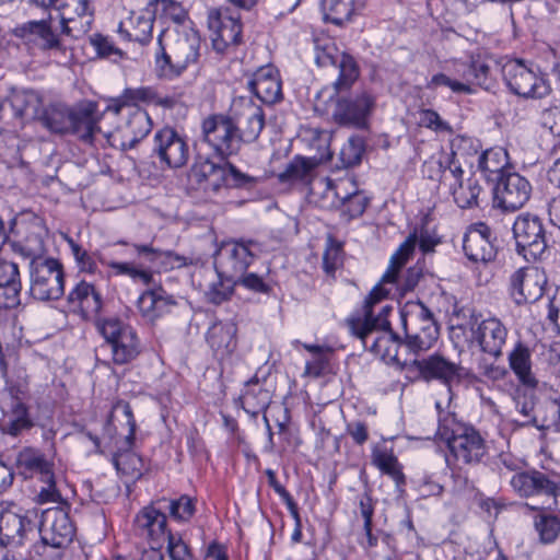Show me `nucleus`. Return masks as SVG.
Returning <instances> with one entry per match:
<instances>
[{"mask_svg": "<svg viewBox=\"0 0 560 560\" xmlns=\"http://www.w3.org/2000/svg\"><path fill=\"white\" fill-rule=\"evenodd\" d=\"M93 13L92 11L86 13L75 14V16H67L60 19L59 26L62 30V35L71 42L83 37L92 26Z\"/></svg>", "mask_w": 560, "mask_h": 560, "instance_id": "50", "label": "nucleus"}, {"mask_svg": "<svg viewBox=\"0 0 560 560\" xmlns=\"http://www.w3.org/2000/svg\"><path fill=\"white\" fill-rule=\"evenodd\" d=\"M165 541L171 560H194L190 547L183 540L182 535L172 533Z\"/></svg>", "mask_w": 560, "mask_h": 560, "instance_id": "60", "label": "nucleus"}, {"mask_svg": "<svg viewBox=\"0 0 560 560\" xmlns=\"http://www.w3.org/2000/svg\"><path fill=\"white\" fill-rule=\"evenodd\" d=\"M388 291L376 285L365 299L363 315L347 319L352 335L358 337L363 347L383 360L399 362L398 350L404 346V340L390 328L387 315L392 312L390 305L382 306L377 315L374 314V305L388 295Z\"/></svg>", "mask_w": 560, "mask_h": 560, "instance_id": "1", "label": "nucleus"}, {"mask_svg": "<svg viewBox=\"0 0 560 560\" xmlns=\"http://www.w3.org/2000/svg\"><path fill=\"white\" fill-rule=\"evenodd\" d=\"M97 331L109 349L112 361L116 365H125L135 361L142 351L137 330L118 317H101L95 319Z\"/></svg>", "mask_w": 560, "mask_h": 560, "instance_id": "5", "label": "nucleus"}, {"mask_svg": "<svg viewBox=\"0 0 560 560\" xmlns=\"http://www.w3.org/2000/svg\"><path fill=\"white\" fill-rule=\"evenodd\" d=\"M161 508L168 512L170 516L177 522H188L196 511V503L189 495H180L178 499L162 498Z\"/></svg>", "mask_w": 560, "mask_h": 560, "instance_id": "52", "label": "nucleus"}, {"mask_svg": "<svg viewBox=\"0 0 560 560\" xmlns=\"http://www.w3.org/2000/svg\"><path fill=\"white\" fill-rule=\"evenodd\" d=\"M33 243L23 248L31 257L30 294L37 301H57L65 293L63 266L58 259L42 255L44 242L40 237L35 236Z\"/></svg>", "mask_w": 560, "mask_h": 560, "instance_id": "3", "label": "nucleus"}, {"mask_svg": "<svg viewBox=\"0 0 560 560\" xmlns=\"http://www.w3.org/2000/svg\"><path fill=\"white\" fill-rule=\"evenodd\" d=\"M508 359L509 365L520 383L528 388H535L538 381L532 371V352L529 348L522 341H518L514 345Z\"/></svg>", "mask_w": 560, "mask_h": 560, "instance_id": "40", "label": "nucleus"}, {"mask_svg": "<svg viewBox=\"0 0 560 560\" xmlns=\"http://www.w3.org/2000/svg\"><path fill=\"white\" fill-rule=\"evenodd\" d=\"M244 408L254 415L266 410L270 401V394L267 389L259 386L256 377L247 384L242 396Z\"/></svg>", "mask_w": 560, "mask_h": 560, "instance_id": "51", "label": "nucleus"}, {"mask_svg": "<svg viewBox=\"0 0 560 560\" xmlns=\"http://www.w3.org/2000/svg\"><path fill=\"white\" fill-rule=\"evenodd\" d=\"M71 253L75 262L82 272L95 273L97 266L91 254L88 253L81 245L75 243L72 238L68 240Z\"/></svg>", "mask_w": 560, "mask_h": 560, "instance_id": "61", "label": "nucleus"}, {"mask_svg": "<svg viewBox=\"0 0 560 560\" xmlns=\"http://www.w3.org/2000/svg\"><path fill=\"white\" fill-rule=\"evenodd\" d=\"M208 27L211 32L212 47L219 54H224L230 47L241 43L240 16L228 15L218 9H211L208 12Z\"/></svg>", "mask_w": 560, "mask_h": 560, "instance_id": "24", "label": "nucleus"}, {"mask_svg": "<svg viewBox=\"0 0 560 560\" xmlns=\"http://www.w3.org/2000/svg\"><path fill=\"white\" fill-rule=\"evenodd\" d=\"M11 404L9 409L2 407L3 417L0 420V430L12 436H18L23 431L33 427V421L30 418L27 407L18 398L13 396V389L9 390Z\"/></svg>", "mask_w": 560, "mask_h": 560, "instance_id": "37", "label": "nucleus"}, {"mask_svg": "<svg viewBox=\"0 0 560 560\" xmlns=\"http://www.w3.org/2000/svg\"><path fill=\"white\" fill-rule=\"evenodd\" d=\"M512 489L523 498L547 497L553 500L560 495V474L556 471H540L529 469L516 472L510 477Z\"/></svg>", "mask_w": 560, "mask_h": 560, "instance_id": "14", "label": "nucleus"}, {"mask_svg": "<svg viewBox=\"0 0 560 560\" xmlns=\"http://www.w3.org/2000/svg\"><path fill=\"white\" fill-rule=\"evenodd\" d=\"M156 8V14L168 19L176 24H182L187 19V12L183 5L174 0H153L150 1Z\"/></svg>", "mask_w": 560, "mask_h": 560, "instance_id": "59", "label": "nucleus"}, {"mask_svg": "<svg viewBox=\"0 0 560 560\" xmlns=\"http://www.w3.org/2000/svg\"><path fill=\"white\" fill-rule=\"evenodd\" d=\"M229 113L234 124L237 125L241 143L254 142L259 137L265 126V114L262 108L250 97H235Z\"/></svg>", "mask_w": 560, "mask_h": 560, "instance_id": "21", "label": "nucleus"}, {"mask_svg": "<svg viewBox=\"0 0 560 560\" xmlns=\"http://www.w3.org/2000/svg\"><path fill=\"white\" fill-rule=\"evenodd\" d=\"M39 119L51 132L71 133L88 144H93L95 135L101 131L96 104L93 102L75 107L51 104L43 112Z\"/></svg>", "mask_w": 560, "mask_h": 560, "instance_id": "4", "label": "nucleus"}, {"mask_svg": "<svg viewBox=\"0 0 560 560\" xmlns=\"http://www.w3.org/2000/svg\"><path fill=\"white\" fill-rule=\"evenodd\" d=\"M371 460L382 474L390 477L398 487L406 483L402 466L392 447L375 445L372 448Z\"/></svg>", "mask_w": 560, "mask_h": 560, "instance_id": "42", "label": "nucleus"}, {"mask_svg": "<svg viewBox=\"0 0 560 560\" xmlns=\"http://www.w3.org/2000/svg\"><path fill=\"white\" fill-rule=\"evenodd\" d=\"M40 104V97L32 91L14 95L12 98L14 115L22 119L37 118Z\"/></svg>", "mask_w": 560, "mask_h": 560, "instance_id": "53", "label": "nucleus"}, {"mask_svg": "<svg viewBox=\"0 0 560 560\" xmlns=\"http://www.w3.org/2000/svg\"><path fill=\"white\" fill-rule=\"evenodd\" d=\"M254 246H256L254 241L224 243L215 256L218 275L235 279L243 276L254 260L255 254L252 249Z\"/></svg>", "mask_w": 560, "mask_h": 560, "instance_id": "20", "label": "nucleus"}, {"mask_svg": "<svg viewBox=\"0 0 560 560\" xmlns=\"http://www.w3.org/2000/svg\"><path fill=\"white\" fill-rule=\"evenodd\" d=\"M480 315L471 313L467 323L475 340L480 350L493 358L502 355V348L506 342L508 328L497 317L480 319Z\"/></svg>", "mask_w": 560, "mask_h": 560, "instance_id": "18", "label": "nucleus"}, {"mask_svg": "<svg viewBox=\"0 0 560 560\" xmlns=\"http://www.w3.org/2000/svg\"><path fill=\"white\" fill-rule=\"evenodd\" d=\"M173 58L184 72L190 66L197 65L200 58L201 37L195 30L177 33L175 36H165Z\"/></svg>", "mask_w": 560, "mask_h": 560, "instance_id": "31", "label": "nucleus"}, {"mask_svg": "<svg viewBox=\"0 0 560 560\" xmlns=\"http://www.w3.org/2000/svg\"><path fill=\"white\" fill-rule=\"evenodd\" d=\"M151 117L144 109H131L128 115L127 130L132 137L128 143H122L124 149H133L151 131Z\"/></svg>", "mask_w": 560, "mask_h": 560, "instance_id": "48", "label": "nucleus"}, {"mask_svg": "<svg viewBox=\"0 0 560 560\" xmlns=\"http://www.w3.org/2000/svg\"><path fill=\"white\" fill-rule=\"evenodd\" d=\"M535 527L544 544L556 540L560 533V518L556 515L541 514L535 520Z\"/></svg>", "mask_w": 560, "mask_h": 560, "instance_id": "56", "label": "nucleus"}, {"mask_svg": "<svg viewBox=\"0 0 560 560\" xmlns=\"http://www.w3.org/2000/svg\"><path fill=\"white\" fill-rule=\"evenodd\" d=\"M154 71L161 79L173 80L183 74L179 65L173 58L164 32L158 37V46L154 52Z\"/></svg>", "mask_w": 560, "mask_h": 560, "instance_id": "43", "label": "nucleus"}, {"mask_svg": "<svg viewBox=\"0 0 560 560\" xmlns=\"http://www.w3.org/2000/svg\"><path fill=\"white\" fill-rule=\"evenodd\" d=\"M368 205L369 198L363 192L357 189L349 190L347 186H343V191L340 192L338 206L335 209H340L341 215L349 222L361 217Z\"/></svg>", "mask_w": 560, "mask_h": 560, "instance_id": "46", "label": "nucleus"}, {"mask_svg": "<svg viewBox=\"0 0 560 560\" xmlns=\"http://www.w3.org/2000/svg\"><path fill=\"white\" fill-rule=\"evenodd\" d=\"M90 44L95 48L97 56L101 58H108L115 62L125 58V52L116 47L107 36L93 34L90 36Z\"/></svg>", "mask_w": 560, "mask_h": 560, "instance_id": "58", "label": "nucleus"}, {"mask_svg": "<svg viewBox=\"0 0 560 560\" xmlns=\"http://www.w3.org/2000/svg\"><path fill=\"white\" fill-rule=\"evenodd\" d=\"M410 369L417 370L419 375L425 381L439 380L446 385L458 382L463 371L459 364L440 354H432L421 360L415 359L410 363Z\"/></svg>", "mask_w": 560, "mask_h": 560, "instance_id": "28", "label": "nucleus"}, {"mask_svg": "<svg viewBox=\"0 0 560 560\" xmlns=\"http://www.w3.org/2000/svg\"><path fill=\"white\" fill-rule=\"evenodd\" d=\"M341 244L329 238V243L323 256V267L327 273H334L342 262Z\"/></svg>", "mask_w": 560, "mask_h": 560, "instance_id": "62", "label": "nucleus"}, {"mask_svg": "<svg viewBox=\"0 0 560 560\" xmlns=\"http://www.w3.org/2000/svg\"><path fill=\"white\" fill-rule=\"evenodd\" d=\"M439 433L447 443L451 454L457 462L466 465L481 463L488 453L485 439L471 425L455 423L440 424Z\"/></svg>", "mask_w": 560, "mask_h": 560, "instance_id": "8", "label": "nucleus"}, {"mask_svg": "<svg viewBox=\"0 0 560 560\" xmlns=\"http://www.w3.org/2000/svg\"><path fill=\"white\" fill-rule=\"evenodd\" d=\"M405 331L404 346L413 354L428 351L439 338V326L432 312L422 303H408L400 312Z\"/></svg>", "mask_w": 560, "mask_h": 560, "instance_id": "6", "label": "nucleus"}, {"mask_svg": "<svg viewBox=\"0 0 560 560\" xmlns=\"http://www.w3.org/2000/svg\"><path fill=\"white\" fill-rule=\"evenodd\" d=\"M176 304L174 298L162 287L143 291L137 300V310L143 320L155 323Z\"/></svg>", "mask_w": 560, "mask_h": 560, "instance_id": "34", "label": "nucleus"}, {"mask_svg": "<svg viewBox=\"0 0 560 560\" xmlns=\"http://www.w3.org/2000/svg\"><path fill=\"white\" fill-rule=\"evenodd\" d=\"M68 302L80 307L85 316H98L103 308V298L95 287L84 280L78 282L69 292Z\"/></svg>", "mask_w": 560, "mask_h": 560, "instance_id": "39", "label": "nucleus"}, {"mask_svg": "<svg viewBox=\"0 0 560 560\" xmlns=\"http://www.w3.org/2000/svg\"><path fill=\"white\" fill-rule=\"evenodd\" d=\"M16 465L22 474L33 477L37 475L44 486L37 494V501L42 504L49 501L61 500V494L56 488L52 463L47 460L45 455L35 448L25 447L16 456Z\"/></svg>", "mask_w": 560, "mask_h": 560, "instance_id": "11", "label": "nucleus"}, {"mask_svg": "<svg viewBox=\"0 0 560 560\" xmlns=\"http://www.w3.org/2000/svg\"><path fill=\"white\" fill-rule=\"evenodd\" d=\"M24 35L35 37L39 48L44 51L66 55L69 40L62 35L60 26H54L51 20L28 21L21 26Z\"/></svg>", "mask_w": 560, "mask_h": 560, "instance_id": "26", "label": "nucleus"}, {"mask_svg": "<svg viewBox=\"0 0 560 560\" xmlns=\"http://www.w3.org/2000/svg\"><path fill=\"white\" fill-rule=\"evenodd\" d=\"M498 63L494 59L476 55L470 59L468 73L474 77V82L479 86L489 90L495 80Z\"/></svg>", "mask_w": 560, "mask_h": 560, "instance_id": "47", "label": "nucleus"}, {"mask_svg": "<svg viewBox=\"0 0 560 560\" xmlns=\"http://www.w3.org/2000/svg\"><path fill=\"white\" fill-rule=\"evenodd\" d=\"M364 152V139L360 136H351L340 151V160L343 167H352L361 162Z\"/></svg>", "mask_w": 560, "mask_h": 560, "instance_id": "57", "label": "nucleus"}, {"mask_svg": "<svg viewBox=\"0 0 560 560\" xmlns=\"http://www.w3.org/2000/svg\"><path fill=\"white\" fill-rule=\"evenodd\" d=\"M547 283L546 273L537 267H523L510 277L509 293L517 305L534 303L542 294Z\"/></svg>", "mask_w": 560, "mask_h": 560, "instance_id": "22", "label": "nucleus"}, {"mask_svg": "<svg viewBox=\"0 0 560 560\" xmlns=\"http://www.w3.org/2000/svg\"><path fill=\"white\" fill-rule=\"evenodd\" d=\"M257 183V178L238 171L233 164L224 161L209 179L199 188L207 194H218L222 188H245L250 189Z\"/></svg>", "mask_w": 560, "mask_h": 560, "instance_id": "32", "label": "nucleus"}, {"mask_svg": "<svg viewBox=\"0 0 560 560\" xmlns=\"http://www.w3.org/2000/svg\"><path fill=\"white\" fill-rule=\"evenodd\" d=\"M420 124L421 126L436 132H453L452 126L447 121L443 120L433 109H422L420 112Z\"/></svg>", "mask_w": 560, "mask_h": 560, "instance_id": "63", "label": "nucleus"}, {"mask_svg": "<svg viewBox=\"0 0 560 560\" xmlns=\"http://www.w3.org/2000/svg\"><path fill=\"white\" fill-rule=\"evenodd\" d=\"M21 280L0 285V307L13 308L20 304Z\"/></svg>", "mask_w": 560, "mask_h": 560, "instance_id": "64", "label": "nucleus"}, {"mask_svg": "<svg viewBox=\"0 0 560 560\" xmlns=\"http://www.w3.org/2000/svg\"><path fill=\"white\" fill-rule=\"evenodd\" d=\"M152 153L162 167L178 168L189 160L186 138L172 127H164L154 133Z\"/></svg>", "mask_w": 560, "mask_h": 560, "instance_id": "15", "label": "nucleus"}, {"mask_svg": "<svg viewBox=\"0 0 560 560\" xmlns=\"http://www.w3.org/2000/svg\"><path fill=\"white\" fill-rule=\"evenodd\" d=\"M236 332L237 327L234 323L215 322L209 327L206 339L214 354L224 359L236 349Z\"/></svg>", "mask_w": 560, "mask_h": 560, "instance_id": "36", "label": "nucleus"}, {"mask_svg": "<svg viewBox=\"0 0 560 560\" xmlns=\"http://www.w3.org/2000/svg\"><path fill=\"white\" fill-rule=\"evenodd\" d=\"M39 511L25 509L14 501H0V547L15 549L24 545L37 526Z\"/></svg>", "mask_w": 560, "mask_h": 560, "instance_id": "7", "label": "nucleus"}, {"mask_svg": "<svg viewBox=\"0 0 560 560\" xmlns=\"http://www.w3.org/2000/svg\"><path fill=\"white\" fill-rule=\"evenodd\" d=\"M418 243L421 252L428 254L434 250V247L440 243V240L431 235L428 231L421 232L419 238L417 233L409 234L392 256L390 266L383 276L384 282H392L396 280L398 269L412 257Z\"/></svg>", "mask_w": 560, "mask_h": 560, "instance_id": "29", "label": "nucleus"}, {"mask_svg": "<svg viewBox=\"0 0 560 560\" xmlns=\"http://www.w3.org/2000/svg\"><path fill=\"white\" fill-rule=\"evenodd\" d=\"M350 185L351 182H340L335 184L329 178H319L310 189L311 201L322 209H335L338 206L340 192L343 191V186Z\"/></svg>", "mask_w": 560, "mask_h": 560, "instance_id": "41", "label": "nucleus"}, {"mask_svg": "<svg viewBox=\"0 0 560 560\" xmlns=\"http://www.w3.org/2000/svg\"><path fill=\"white\" fill-rule=\"evenodd\" d=\"M374 105L375 100L368 92L340 97L335 104L332 119L341 127L364 129Z\"/></svg>", "mask_w": 560, "mask_h": 560, "instance_id": "19", "label": "nucleus"}, {"mask_svg": "<svg viewBox=\"0 0 560 560\" xmlns=\"http://www.w3.org/2000/svg\"><path fill=\"white\" fill-rule=\"evenodd\" d=\"M117 244L131 246L138 260L115 261L108 260L98 255L100 262L113 270L114 276H128L133 282L143 285L153 283V268L162 266L165 270L188 266L191 259L178 255L173 250L154 248L147 244H129L126 241H118Z\"/></svg>", "mask_w": 560, "mask_h": 560, "instance_id": "2", "label": "nucleus"}, {"mask_svg": "<svg viewBox=\"0 0 560 560\" xmlns=\"http://www.w3.org/2000/svg\"><path fill=\"white\" fill-rule=\"evenodd\" d=\"M155 14L156 8L149 2L145 8L131 12L127 22L119 24L118 31L120 34H126L128 39L145 45L152 38Z\"/></svg>", "mask_w": 560, "mask_h": 560, "instance_id": "35", "label": "nucleus"}, {"mask_svg": "<svg viewBox=\"0 0 560 560\" xmlns=\"http://www.w3.org/2000/svg\"><path fill=\"white\" fill-rule=\"evenodd\" d=\"M513 401L516 412L521 416V419H514L513 423L517 427H535L539 430H545V427H540L542 421H539L535 411V396L527 394L525 390L517 388L513 395Z\"/></svg>", "mask_w": 560, "mask_h": 560, "instance_id": "45", "label": "nucleus"}, {"mask_svg": "<svg viewBox=\"0 0 560 560\" xmlns=\"http://www.w3.org/2000/svg\"><path fill=\"white\" fill-rule=\"evenodd\" d=\"M368 0H322V11L326 22L342 26L362 13Z\"/></svg>", "mask_w": 560, "mask_h": 560, "instance_id": "38", "label": "nucleus"}, {"mask_svg": "<svg viewBox=\"0 0 560 560\" xmlns=\"http://www.w3.org/2000/svg\"><path fill=\"white\" fill-rule=\"evenodd\" d=\"M249 91L264 104L272 105L282 100L279 71L272 66L259 68L247 82Z\"/></svg>", "mask_w": 560, "mask_h": 560, "instance_id": "30", "label": "nucleus"}, {"mask_svg": "<svg viewBox=\"0 0 560 560\" xmlns=\"http://www.w3.org/2000/svg\"><path fill=\"white\" fill-rule=\"evenodd\" d=\"M202 137L214 152L225 160L241 150L237 125L231 115H211L202 121Z\"/></svg>", "mask_w": 560, "mask_h": 560, "instance_id": "12", "label": "nucleus"}, {"mask_svg": "<svg viewBox=\"0 0 560 560\" xmlns=\"http://www.w3.org/2000/svg\"><path fill=\"white\" fill-rule=\"evenodd\" d=\"M455 203L462 209L478 207V197L482 191L479 182L474 177H468L458 185L450 189Z\"/></svg>", "mask_w": 560, "mask_h": 560, "instance_id": "49", "label": "nucleus"}, {"mask_svg": "<svg viewBox=\"0 0 560 560\" xmlns=\"http://www.w3.org/2000/svg\"><path fill=\"white\" fill-rule=\"evenodd\" d=\"M532 194L530 183L518 173H506L497 182L493 190V207L503 212H515L523 208Z\"/></svg>", "mask_w": 560, "mask_h": 560, "instance_id": "17", "label": "nucleus"}, {"mask_svg": "<svg viewBox=\"0 0 560 560\" xmlns=\"http://www.w3.org/2000/svg\"><path fill=\"white\" fill-rule=\"evenodd\" d=\"M509 90L522 97H542L550 91L547 81L522 60H510L502 67Z\"/></svg>", "mask_w": 560, "mask_h": 560, "instance_id": "13", "label": "nucleus"}, {"mask_svg": "<svg viewBox=\"0 0 560 560\" xmlns=\"http://www.w3.org/2000/svg\"><path fill=\"white\" fill-rule=\"evenodd\" d=\"M161 500L143 506L135 517L137 534L149 541L150 545L162 546L172 532L167 528V516Z\"/></svg>", "mask_w": 560, "mask_h": 560, "instance_id": "23", "label": "nucleus"}, {"mask_svg": "<svg viewBox=\"0 0 560 560\" xmlns=\"http://www.w3.org/2000/svg\"><path fill=\"white\" fill-rule=\"evenodd\" d=\"M315 61L319 67H332L338 71V78L334 82L337 91L349 89L360 73L354 58L347 52L339 51L332 43L323 46L316 43Z\"/></svg>", "mask_w": 560, "mask_h": 560, "instance_id": "16", "label": "nucleus"}, {"mask_svg": "<svg viewBox=\"0 0 560 560\" xmlns=\"http://www.w3.org/2000/svg\"><path fill=\"white\" fill-rule=\"evenodd\" d=\"M236 284L235 278L219 276V280L213 282L206 293L208 301L217 305L228 301L233 294Z\"/></svg>", "mask_w": 560, "mask_h": 560, "instance_id": "55", "label": "nucleus"}, {"mask_svg": "<svg viewBox=\"0 0 560 560\" xmlns=\"http://www.w3.org/2000/svg\"><path fill=\"white\" fill-rule=\"evenodd\" d=\"M508 165L509 154L501 147L483 151L478 159V168L489 180L498 182L501 176L505 175L504 170Z\"/></svg>", "mask_w": 560, "mask_h": 560, "instance_id": "44", "label": "nucleus"}, {"mask_svg": "<svg viewBox=\"0 0 560 560\" xmlns=\"http://www.w3.org/2000/svg\"><path fill=\"white\" fill-rule=\"evenodd\" d=\"M516 252L527 261L539 258L547 248L542 220L534 213L524 212L516 217L513 228Z\"/></svg>", "mask_w": 560, "mask_h": 560, "instance_id": "10", "label": "nucleus"}, {"mask_svg": "<svg viewBox=\"0 0 560 560\" xmlns=\"http://www.w3.org/2000/svg\"><path fill=\"white\" fill-rule=\"evenodd\" d=\"M463 249L470 261L488 262L493 260L497 250L491 241L490 228L483 222L471 225L464 235Z\"/></svg>", "mask_w": 560, "mask_h": 560, "instance_id": "27", "label": "nucleus"}, {"mask_svg": "<svg viewBox=\"0 0 560 560\" xmlns=\"http://www.w3.org/2000/svg\"><path fill=\"white\" fill-rule=\"evenodd\" d=\"M466 147H472V139L465 136H456L451 141V153L445 154L435 162L429 163V165H435L436 173L440 174L441 183L447 185L450 189L465 180L463 178L464 171L460 164L455 162V158L457 153L465 150Z\"/></svg>", "mask_w": 560, "mask_h": 560, "instance_id": "33", "label": "nucleus"}, {"mask_svg": "<svg viewBox=\"0 0 560 560\" xmlns=\"http://www.w3.org/2000/svg\"><path fill=\"white\" fill-rule=\"evenodd\" d=\"M124 416L129 427L128 434L125 438V448L119 450L113 456V464L118 472L131 479H139L144 471V463L141 456L130 451L135 442L136 420L132 409L128 402L120 404Z\"/></svg>", "mask_w": 560, "mask_h": 560, "instance_id": "25", "label": "nucleus"}, {"mask_svg": "<svg viewBox=\"0 0 560 560\" xmlns=\"http://www.w3.org/2000/svg\"><path fill=\"white\" fill-rule=\"evenodd\" d=\"M314 165L305 158L296 156L285 170L279 174V180L310 183Z\"/></svg>", "mask_w": 560, "mask_h": 560, "instance_id": "54", "label": "nucleus"}, {"mask_svg": "<svg viewBox=\"0 0 560 560\" xmlns=\"http://www.w3.org/2000/svg\"><path fill=\"white\" fill-rule=\"evenodd\" d=\"M56 508L42 512L39 521V535L44 545L56 549H66L73 541L75 526L70 520V504L61 497Z\"/></svg>", "mask_w": 560, "mask_h": 560, "instance_id": "9", "label": "nucleus"}]
</instances>
